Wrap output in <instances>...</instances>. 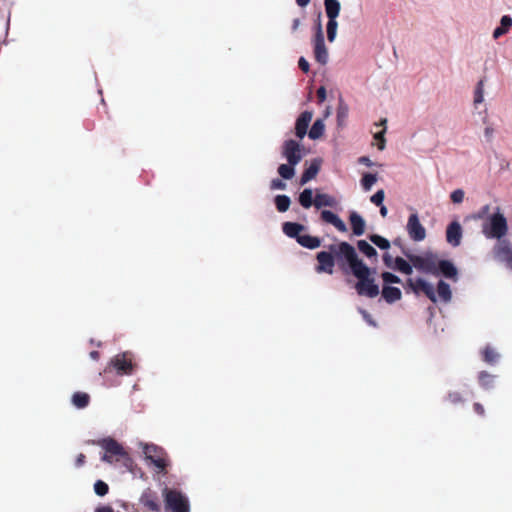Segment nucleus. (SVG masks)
I'll use <instances>...</instances> for the list:
<instances>
[{"label": "nucleus", "instance_id": "44", "mask_svg": "<svg viewBox=\"0 0 512 512\" xmlns=\"http://www.w3.org/2000/svg\"><path fill=\"white\" fill-rule=\"evenodd\" d=\"M463 199H464V191L463 190L457 189V190L452 192L451 200L454 203H461L463 201Z\"/></svg>", "mask_w": 512, "mask_h": 512}, {"label": "nucleus", "instance_id": "24", "mask_svg": "<svg viewBox=\"0 0 512 512\" xmlns=\"http://www.w3.org/2000/svg\"><path fill=\"white\" fill-rule=\"evenodd\" d=\"M437 301L440 300L442 302L448 303L451 301L452 298V291L445 281L440 280L437 285Z\"/></svg>", "mask_w": 512, "mask_h": 512}, {"label": "nucleus", "instance_id": "32", "mask_svg": "<svg viewBox=\"0 0 512 512\" xmlns=\"http://www.w3.org/2000/svg\"><path fill=\"white\" fill-rule=\"evenodd\" d=\"M393 269H396L404 274L410 275L413 272V265L408 263L403 258L397 257L394 260Z\"/></svg>", "mask_w": 512, "mask_h": 512}, {"label": "nucleus", "instance_id": "36", "mask_svg": "<svg viewBox=\"0 0 512 512\" xmlns=\"http://www.w3.org/2000/svg\"><path fill=\"white\" fill-rule=\"evenodd\" d=\"M358 249L365 254L367 257H374L377 255V251L365 240L358 241Z\"/></svg>", "mask_w": 512, "mask_h": 512}, {"label": "nucleus", "instance_id": "1", "mask_svg": "<svg viewBox=\"0 0 512 512\" xmlns=\"http://www.w3.org/2000/svg\"><path fill=\"white\" fill-rule=\"evenodd\" d=\"M338 258H343L349 265L353 275L358 279L355 289L359 295L374 298L379 294V287L373 278V271L358 258L356 250L347 242L331 247Z\"/></svg>", "mask_w": 512, "mask_h": 512}, {"label": "nucleus", "instance_id": "13", "mask_svg": "<svg viewBox=\"0 0 512 512\" xmlns=\"http://www.w3.org/2000/svg\"><path fill=\"white\" fill-rule=\"evenodd\" d=\"M483 113L482 116H478L483 124V138L485 142L491 143L499 134V127L496 122L489 119L487 108L483 110Z\"/></svg>", "mask_w": 512, "mask_h": 512}, {"label": "nucleus", "instance_id": "25", "mask_svg": "<svg viewBox=\"0 0 512 512\" xmlns=\"http://www.w3.org/2000/svg\"><path fill=\"white\" fill-rule=\"evenodd\" d=\"M314 205L317 208L335 207L337 205V200L329 194L317 193L314 199Z\"/></svg>", "mask_w": 512, "mask_h": 512}, {"label": "nucleus", "instance_id": "59", "mask_svg": "<svg viewBox=\"0 0 512 512\" xmlns=\"http://www.w3.org/2000/svg\"><path fill=\"white\" fill-rule=\"evenodd\" d=\"M331 115V108H327L324 113V118H328Z\"/></svg>", "mask_w": 512, "mask_h": 512}, {"label": "nucleus", "instance_id": "27", "mask_svg": "<svg viewBox=\"0 0 512 512\" xmlns=\"http://www.w3.org/2000/svg\"><path fill=\"white\" fill-rule=\"evenodd\" d=\"M305 230L303 225L293 222H286L283 224V232L291 238H296L298 240L299 235Z\"/></svg>", "mask_w": 512, "mask_h": 512}, {"label": "nucleus", "instance_id": "48", "mask_svg": "<svg viewBox=\"0 0 512 512\" xmlns=\"http://www.w3.org/2000/svg\"><path fill=\"white\" fill-rule=\"evenodd\" d=\"M360 312H361V314H362V316H363L364 320H365L368 324H370L371 326H376V324H375L374 320L372 319L371 315H370L368 312H366V311H364V310H361Z\"/></svg>", "mask_w": 512, "mask_h": 512}, {"label": "nucleus", "instance_id": "43", "mask_svg": "<svg viewBox=\"0 0 512 512\" xmlns=\"http://www.w3.org/2000/svg\"><path fill=\"white\" fill-rule=\"evenodd\" d=\"M484 358H485V361L488 362V363H493L497 360L498 358V354L495 350H493L492 348L490 347H487L484 351Z\"/></svg>", "mask_w": 512, "mask_h": 512}, {"label": "nucleus", "instance_id": "51", "mask_svg": "<svg viewBox=\"0 0 512 512\" xmlns=\"http://www.w3.org/2000/svg\"><path fill=\"white\" fill-rule=\"evenodd\" d=\"M85 458H86V457H85V455H84V454H82V453H80V454L77 456V458H76L75 465H76L77 467H81L82 465H84V463H85Z\"/></svg>", "mask_w": 512, "mask_h": 512}, {"label": "nucleus", "instance_id": "19", "mask_svg": "<svg viewBox=\"0 0 512 512\" xmlns=\"http://www.w3.org/2000/svg\"><path fill=\"white\" fill-rule=\"evenodd\" d=\"M461 239L462 227L459 222L454 221L447 227L446 240L450 245L457 247L460 245Z\"/></svg>", "mask_w": 512, "mask_h": 512}, {"label": "nucleus", "instance_id": "49", "mask_svg": "<svg viewBox=\"0 0 512 512\" xmlns=\"http://www.w3.org/2000/svg\"><path fill=\"white\" fill-rule=\"evenodd\" d=\"M383 260L388 267L393 269L395 259L390 254H385Z\"/></svg>", "mask_w": 512, "mask_h": 512}, {"label": "nucleus", "instance_id": "22", "mask_svg": "<svg viewBox=\"0 0 512 512\" xmlns=\"http://www.w3.org/2000/svg\"><path fill=\"white\" fill-rule=\"evenodd\" d=\"M350 223H351L353 233L356 236H360V235L364 234L366 223L361 215H359L357 212H352L350 214Z\"/></svg>", "mask_w": 512, "mask_h": 512}, {"label": "nucleus", "instance_id": "3", "mask_svg": "<svg viewBox=\"0 0 512 512\" xmlns=\"http://www.w3.org/2000/svg\"><path fill=\"white\" fill-rule=\"evenodd\" d=\"M135 366L132 354L130 352H123L111 358L109 364L104 369V373H110L112 370H115L117 375H131L134 372Z\"/></svg>", "mask_w": 512, "mask_h": 512}, {"label": "nucleus", "instance_id": "11", "mask_svg": "<svg viewBox=\"0 0 512 512\" xmlns=\"http://www.w3.org/2000/svg\"><path fill=\"white\" fill-rule=\"evenodd\" d=\"M408 287L416 294L423 292L432 302H437L436 292L431 283L423 278H409Z\"/></svg>", "mask_w": 512, "mask_h": 512}, {"label": "nucleus", "instance_id": "30", "mask_svg": "<svg viewBox=\"0 0 512 512\" xmlns=\"http://www.w3.org/2000/svg\"><path fill=\"white\" fill-rule=\"evenodd\" d=\"M90 403V396L89 394L85 393V392H75L73 395H72V404L78 408V409H83L85 407H87Z\"/></svg>", "mask_w": 512, "mask_h": 512}, {"label": "nucleus", "instance_id": "7", "mask_svg": "<svg viewBox=\"0 0 512 512\" xmlns=\"http://www.w3.org/2000/svg\"><path fill=\"white\" fill-rule=\"evenodd\" d=\"M165 505L171 512H189L188 499L177 490H165Z\"/></svg>", "mask_w": 512, "mask_h": 512}, {"label": "nucleus", "instance_id": "54", "mask_svg": "<svg viewBox=\"0 0 512 512\" xmlns=\"http://www.w3.org/2000/svg\"><path fill=\"white\" fill-rule=\"evenodd\" d=\"M300 25H301L300 19H298V18L294 19L292 21V31L293 32L297 31L299 29Z\"/></svg>", "mask_w": 512, "mask_h": 512}, {"label": "nucleus", "instance_id": "45", "mask_svg": "<svg viewBox=\"0 0 512 512\" xmlns=\"http://www.w3.org/2000/svg\"><path fill=\"white\" fill-rule=\"evenodd\" d=\"M490 211V206L489 205H485L483 206L480 211L477 213V215H475V218L476 219H486V217L488 216L487 214L489 213Z\"/></svg>", "mask_w": 512, "mask_h": 512}, {"label": "nucleus", "instance_id": "40", "mask_svg": "<svg viewBox=\"0 0 512 512\" xmlns=\"http://www.w3.org/2000/svg\"><path fill=\"white\" fill-rule=\"evenodd\" d=\"M94 491L99 496H105L109 491V487L104 481L97 480L94 484Z\"/></svg>", "mask_w": 512, "mask_h": 512}, {"label": "nucleus", "instance_id": "15", "mask_svg": "<svg viewBox=\"0 0 512 512\" xmlns=\"http://www.w3.org/2000/svg\"><path fill=\"white\" fill-rule=\"evenodd\" d=\"M313 119V112L312 111H304L302 112L298 118L296 119L295 123V135L299 140H302L305 135L308 133V127L310 122Z\"/></svg>", "mask_w": 512, "mask_h": 512}, {"label": "nucleus", "instance_id": "53", "mask_svg": "<svg viewBox=\"0 0 512 512\" xmlns=\"http://www.w3.org/2000/svg\"><path fill=\"white\" fill-rule=\"evenodd\" d=\"M314 37H319L320 39H324V34H323V30H322V25L321 23L319 22L317 24V27H316V33H315V36Z\"/></svg>", "mask_w": 512, "mask_h": 512}, {"label": "nucleus", "instance_id": "41", "mask_svg": "<svg viewBox=\"0 0 512 512\" xmlns=\"http://www.w3.org/2000/svg\"><path fill=\"white\" fill-rule=\"evenodd\" d=\"M382 279L384 281V285H389V286L392 283H400L401 282V279L398 276H396L390 272L382 273Z\"/></svg>", "mask_w": 512, "mask_h": 512}, {"label": "nucleus", "instance_id": "9", "mask_svg": "<svg viewBox=\"0 0 512 512\" xmlns=\"http://www.w3.org/2000/svg\"><path fill=\"white\" fill-rule=\"evenodd\" d=\"M300 141L289 139L283 143L282 155L286 160H301L307 156L308 151L301 145Z\"/></svg>", "mask_w": 512, "mask_h": 512}, {"label": "nucleus", "instance_id": "56", "mask_svg": "<svg viewBox=\"0 0 512 512\" xmlns=\"http://www.w3.org/2000/svg\"><path fill=\"white\" fill-rule=\"evenodd\" d=\"M379 207H380V214H381V216H382V217H386V216H387V214H388V209H387V207H386V206H384V205H381V206H379Z\"/></svg>", "mask_w": 512, "mask_h": 512}, {"label": "nucleus", "instance_id": "57", "mask_svg": "<svg viewBox=\"0 0 512 512\" xmlns=\"http://www.w3.org/2000/svg\"><path fill=\"white\" fill-rule=\"evenodd\" d=\"M296 3L300 7H306L310 3V0H296Z\"/></svg>", "mask_w": 512, "mask_h": 512}, {"label": "nucleus", "instance_id": "47", "mask_svg": "<svg viewBox=\"0 0 512 512\" xmlns=\"http://www.w3.org/2000/svg\"><path fill=\"white\" fill-rule=\"evenodd\" d=\"M298 65L303 72L307 73L309 71V62L304 57L299 58Z\"/></svg>", "mask_w": 512, "mask_h": 512}, {"label": "nucleus", "instance_id": "58", "mask_svg": "<svg viewBox=\"0 0 512 512\" xmlns=\"http://www.w3.org/2000/svg\"><path fill=\"white\" fill-rule=\"evenodd\" d=\"M90 357L93 359V360H98L99 357H100V354L98 351L94 350V351H91L90 352Z\"/></svg>", "mask_w": 512, "mask_h": 512}, {"label": "nucleus", "instance_id": "12", "mask_svg": "<svg viewBox=\"0 0 512 512\" xmlns=\"http://www.w3.org/2000/svg\"><path fill=\"white\" fill-rule=\"evenodd\" d=\"M406 228L408 235L414 241L419 242L425 239L426 230L424 226L420 223L419 217L416 213H413L409 216Z\"/></svg>", "mask_w": 512, "mask_h": 512}, {"label": "nucleus", "instance_id": "33", "mask_svg": "<svg viewBox=\"0 0 512 512\" xmlns=\"http://www.w3.org/2000/svg\"><path fill=\"white\" fill-rule=\"evenodd\" d=\"M319 171V165L317 163H312L303 173L301 177V184H306L310 180H312Z\"/></svg>", "mask_w": 512, "mask_h": 512}, {"label": "nucleus", "instance_id": "17", "mask_svg": "<svg viewBox=\"0 0 512 512\" xmlns=\"http://www.w3.org/2000/svg\"><path fill=\"white\" fill-rule=\"evenodd\" d=\"M318 265L316 271L318 273L332 274L334 270V258L329 252H319L317 254Z\"/></svg>", "mask_w": 512, "mask_h": 512}, {"label": "nucleus", "instance_id": "37", "mask_svg": "<svg viewBox=\"0 0 512 512\" xmlns=\"http://www.w3.org/2000/svg\"><path fill=\"white\" fill-rule=\"evenodd\" d=\"M370 240L374 245L382 250H387L390 248V242L380 235H371Z\"/></svg>", "mask_w": 512, "mask_h": 512}, {"label": "nucleus", "instance_id": "10", "mask_svg": "<svg viewBox=\"0 0 512 512\" xmlns=\"http://www.w3.org/2000/svg\"><path fill=\"white\" fill-rule=\"evenodd\" d=\"M485 96V80L481 79L477 82L473 91L472 107L474 115L482 116L484 114L483 110L487 108Z\"/></svg>", "mask_w": 512, "mask_h": 512}, {"label": "nucleus", "instance_id": "2", "mask_svg": "<svg viewBox=\"0 0 512 512\" xmlns=\"http://www.w3.org/2000/svg\"><path fill=\"white\" fill-rule=\"evenodd\" d=\"M482 233L487 239L504 240L508 233V223L500 208L486 217L482 224Z\"/></svg>", "mask_w": 512, "mask_h": 512}, {"label": "nucleus", "instance_id": "55", "mask_svg": "<svg viewBox=\"0 0 512 512\" xmlns=\"http://www.w3.org/2000/svg\"><path fill=\"white\" fill-rule=\"evenodd\" d=\"M95 512H114L110 506H101L96 509Z\"/></svg>", "mask_w": 512, "mask_h": 512}, {"label": "nucleus", "instance_id": "34", "mask_svg": "<svg viewBox=\"0 0 512 512\" xmlns=\"http://www.w3.org/2000/svg\"><path fill=\"white\" fill-rule=\"evenodd\" d=\"M299 202L304 208H310L313 202V191L311 189H305L299 196Z\"/></svg>", "mask_w": 512, "mask_h": 512}, {"label": "nucleus", "instance_id": "21", "mask_svg": "<svg viewBox=\"0 0 512 512\" xmlns=\"http://www.w3.org/2000/svg\"><path fill=\"white\" fill-rule=\"evenodd\" d=\"M382 297L387 303L392 304L402 298V292L397 287L384 285L382 288Z\"/></svg>", "mask_w": 512, "mask_h": 512}, {"label": "nucleus", "instance_id": "35", "mask_svg": "<svg viewBox=\"0 0 512 512\" xmlns=\"http://www.w3.org/2000/svg\"><path fill=\"white\" fill-rule=\"evenodd\" d=\"M275 204L279 212H285L289 209L291 200L286 195H278L275 198Z\"/></svg>", "mask_w": 512, "mask_h": 512}, {"label": "nucleus", "instance_id": "23", "mask_svg": "<svg viewBox=\"0 0 512 512\" xmlns=\"http://www.w3.org/2000/svg\"><path fill=\"white\" fill-rule=\"evenodd\" d=\"M386 119L381 120L380 123L375 124L377 128H380L379 130L374 132V145L377 146L379 150H383L385 147V138L384 134L386 132Z\"/></svg>", "mask_w": 512, "mask_h": 512}, {"label": "nucleus", "instance_id": "50", "mask_svg": "<svg viewBox=\"0 0 512 512\" xmlns=\"http://www.w3.org/2000/svg\"><path fill=\"white\" fill-rule=\"evenodd\" d=\"M492 380V377L486 373H482L480 375V381L482 382L483 385H488L490 383V381Z\"/></svg>", "mask_w": 512, "mask_h": 512}, {"label": "nucleus", "instance_id": "42", "mask_svg": "<svg viewBox=\"0 0 512 512\" xmlns=\"http://www.w3.org/2000/svg\"><path fill=\"white\" fill-rule=\"evenodd\" d=\"M384 198V190H378L374 195L371 196L370 201L377 206H381L383 205Z\"/></svg>", "mask_w": 512, "mask_h": 512}, {"label": "nucleus", "instance_id": "60", "mask_svg": "<svg viewBox=\"0 0 512 512\" xmlns=\"http://www.w3.org/2000/svg\"><path fill=\"white\" fill-rule=\"evenodd\" d=\"M359 160L365 161V160H368V158H366V157H361Z\"/></svg>", "mask_w": 512, "mask_h": 512}, {"label": "nucleus", "instance_id": "18", "mask_svg": "<svg viewBox=\"0 0 512 512\" xmlns=\"http://www.w3.org/2000/svg\"><path fill=\"white\" fill-rule=\"evenodd\" d=\"M439 274L453 281H457L458 279V270L456 266L449 260L437 259V275Z\"/></svg>", "mask_w": 512, "mask_h": 512}, {"label": "nucleus", "instance_id": "39", "mask_svg": "<svg viewBox=\"0 0 512 512\" xmlns=\"http://www.w3.org/2000/svg\"><path fill=\"white\" fill-rule=\"evenodd\" d=\"M278 172L283 178L290 179L294 175V168L290 163L282 164L279 167Z\"/></svg>", "mask_w": 512, "mask_h": 512}, {"label": "nucleus", "instance_id": "4", "mask_svg": "<svg viewBox=\"0 0 512 512\" xmlns=\"http://www.w3.org/2000/svg\"><path fill=\"white\" fill-rule=\"evenodd\" d=\"M324 6L328 17V23L326 26L327 38L329 42L333 43L337 37V17L339 16L341 5L338 0H325Z\"/></svg>", "mask_w": 512, "mask_h": 512}, {"label": "nucleus", "instance_id": "14", "mask_svg": "<svg viewBox=\"0 0 512 512\" xmlns=\"http://www.w3.org/2000/svg\"><path fill=\"white\" fill-rule=\"evenodd\" d=\"M145 454L155 467L163 471L167 466V460L163 456V451L155 445H148L145 448Z\"/></svg>", "mask_w": 512, "mask_h": 512}, {"label": "nucleus", "instance_id": "38", "mask_svg": "<svg viewBox=\"0 0 512 512\" xmlns=\"http://www.w3.org/2000/svg\"><path fill=\"white\" fill-rule=\"evenodd\" d=\"M377 177L375 174L367 173L362 178V186L366 191H369L376 183Z\"/></svg>", "mask_w": 512, "mask_h": 512}, {"label": "nucleus", "instance_id": "20", "mask_svg": "<svg viewBox=\"0 0 512 512\" xmlns=\"http://www.w3.org/2000/svg\"><path fill=\"white\" fill-rule=\"evenodd\" d=\"M321 218L326 223L333 225L340 232H347V226L345 222L335 213L329 210H323L321 212Z\"/></svg>", "mask_w": 512, "mask_h": 512}, {"label": "nucleus", "instance_id": "52", "mask_svg": "<svg viewBox=\"0 0 512 512\" xmlns=\"http://www.w3.org/2000/svg\"><path fill=\"white\" fill-rule=\"evenodd\" d=\"M317 96L320 101H324L326 99V89L324 87H320L317 91Z\"/></svg>", "mask_w": 512, "mask_h": 512}, {"label": "nucleus", "instance_id": "31", "mask_svg": "<svg viewBox=\"0 0 512 512\" xmlns=\"http://www.w3.org/2000/svg\"><path fill=\"white\" fill-rule=\"evenodd\" d=\"M297 242L301 246L309 248V249L318 248L321 243L317 237H313V236H310L308 234H303V233L301 235H299Z\"/></svg>", "mask_w": 512, "mask_h": 512}, {"label": "nucleus", "instance_id": "29", "mask_svg": "<svg viewBox=\"0 0 512 512\" xmlns=\"http://www.w3.org/2000/svg\"><path fill=\"white\" fill-rule=\"evenodd\" d=\"M325 131L324 119H317L308 132V136L312 140H317L323 136Z\"/></svg>", "mask_w": 512, "mask_h": 512}, {"label": "nucleus", "instance_id": "5", "mask_svg": "<svg viewBox=\"0 0 512 512\" xmlns=\"http://www.w3.org/2000/svg\"><path fill=\"white\" fill-rule=\"evenodd\" d=\"M413 267L421 272L437 275V255L426 252L423 255H408Z\"/></svg>", "mask_w": 512, "mask_h": 512}, {"label": "nucleus", "instance_id": "8", "mask_svg": "<svg viewBox=\"0 0 512 512\" xmlns=\"http://www.w3.org/2000/svg\"><path fill=\"white\" fill-rule=\"evenodd\" d=\"M493 256L496 261L512 270V244L507 239L498 241L493 247Z\"/></svg>", "mask_w": 512, "mask_h": 512}, {"label": "nucleus", "instance_id": "28", "mask_svg": "<svg viewBox=\"0 0 512 512\" xmlns=\"http://www.w3.org/2000/svg\"><path fill=\"white\" fill-rule=\"evenodd\" d=\"M142 504L151 511H159L160 505L158 503V498L155 494L147 492L144 493L141 497Z\"/></svg>", "mask_w": 512, "mask_h": 512}, {"label": "nucleus", "instance_id": "16", "mask_svg": "<svg viewBox=\"0 0 512 512\" xmlns=\"http://www.w3.org/2000/svg\"><path fill=\"white\" fill-rule=\"evenodd\" d=\"M312 42L315 60L321 65L327 64L329 60V52L325 44V39L314 37Z\"/></svg>", "mask_w": 512, "mask_h": 512}, {"label": "nucleus", "instance_id": "6", "mask_svg": "<svg viewBox=\"0 0 512 512\" xmlns=\"http://www.w3.org/2000/svg\"><path fill=\"white\" fill-rule=\"evenodd\" d=\"M96 443L105 450V453L101 457V460L104 462L111 464L114 460L118 461L119 458L127 456L124 448L113 438H104Z\"/></svg>", "mask_w": 512, "mask_h": 512}, {"label": "nucleus", "instance_id": "46", "mask_svg": "<svg viewBox=\"0 0 512 512\" xmlns=\"http://www.w3.org/2000/svg\"><path fill=\"white\" fill-rule=\"evenodd\" d=\"M271 188L275 190H284L286 188V184L282 180L274 179L271 182Z\"/></svg>", "mask_w": 512, "mask_h": 512}, {"label": "nucleus", "instance_id": "26", "mask_svg": "<svg viewBox=\"0 0 512 512\" xmlns=\"http://www.w3.org/2000/svg\"><path fill=\"white\" fill-rule=\"evenodd\" d=\"M512 26V18L509 15H504L500 19V26L495 28L493 31V38L498 39L502 35L506 34Z\"/></svg>", "mask_w": 512, "mask_h": 512}]
</instances>
